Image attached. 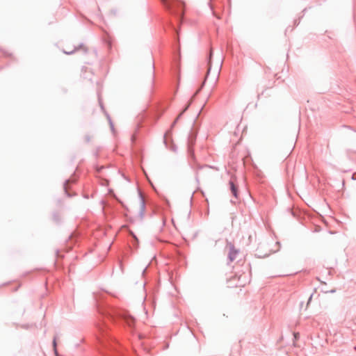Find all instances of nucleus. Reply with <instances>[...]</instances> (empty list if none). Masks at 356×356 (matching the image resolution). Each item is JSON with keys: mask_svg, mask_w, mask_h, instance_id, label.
I'll return each instance as SVG.
<instances>
[{"mask_svg": "<svg viewBox=\"0 0 356 356\" xmlns=\"http://www.w3.org/2000/svg\"><path fill=\"white\" fill-rule=\"evenodd\" d=\"M232 281H237V282L239 281V277L236 276H234L232 279L228 280V287L229 288H236L241 286V284H238V283L232 282Z\"/></svg>", "mask_w": 356, "mask_h": 356, "instance_id": "nucleus-1", "label": "nucleus"}, {"mask_svg": "<svg viewBox=\"0 0 356 356\" xmlns=\"http://www.w3.org/2000/svg\"><path fill=\"white\" fill-rule=\"evenodd\" d=\"M138 207L137 208L138 212L140 214L143 213L144 209H145V203L141 197H138Z\"/></svg>", "mask_w": 356, "mask_h": 356, "instance_id": "nucleus-2", "label": "nucleus"}, {"mask_svg": "<svg viewBox=\"0 0 356 356\" xmlns=\"http://www.w3.org/2000/svg\"><path fill=\"white\" fill-rule=\"evenodd\" d=\"M229 185H230L232 193H233V195L236 197H237V188H236V187L235 186V185L234 184V183L232 181L229 182Z\"/></svg>", "mask_w": 356, "mask_h": 356, "instance_id": "nucleus-3", "label": "nucleus"}, {"mask_svg": "<svg viewBox=\"0 0 356 356\" xmlns=\"http://www.w3.org/2000/svg\"><path fill=\"white\" fill-rule=\"evenodd\" d=\"M162 3L168 8L172 7V0H161Z\"/></svg>", "mask_w": 356, "mask_h": 356, "instance_id": "nucleus-4", "label": "nucleus"}, {"mask_svg": "<svg viewBox=\"0 0 356 356\" xmlns=\"http://www.w3.org/2000/svg\"><path fill=\"white\" fill-rule=\"evenodd\" d=\"M127 321V324L129 325V326H131L132 324L134 323V319L132 318V317H129L126 319Z\"/></svg>", "mask_w": 356, "mask_h": 356, "instance_id": "nucleus-5", "label": "nucleus"}, {"mask_svg": "<svg viewBox=\"0 0 356 356\" xmlns=\"http://www.w3.org/2000/svg\"><path fill=\"white\" fill-rule=\"evenodd\" d=\"M212 52H210V58H209V68L207 71V74H209L211 71V58Z\"/></svg>", "mask_w": 356, "mask_h": 356, "instance_id": "nucleus-6", "label": "nucleus"}, {"mask_svg": "<svg viewBox=\"0 0 356 356\" xmlns=\"http://www.w3.org/2000/svg\"><path fill=\"white\" fill-rule=\"evenodd\" d=\"M220 71V66H217L215 69V72L218 74Z\"/></svg>", "mask_w": 356, "mask_h": 356, "instance_id": "nucleus-7", "label": "nucleus"}, {"mask_svg": "<svg viewBox=\"0 0 356 356\" xmlns=\"http://www.w3.org/2000/svg\"><path fill=\"white\" fill-rule=\"evenodd\" d=\"M54 346H56V340L55 339L54 340Z\"/></svg>", "mask_w": 356, "mask_h": 356, "instance_id": "nucleus-8", "label": "nucleus"}]
</instances>
